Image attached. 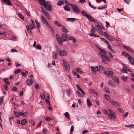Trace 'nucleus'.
I'll use <instances>...</instances> for the list:
<instances>
[{
    "mask_svg": "<svg viewBox=\"0 0 134 134\" xmlns=\"http://www.w3.org/2000/svg\"><path fill=\"white\" fill-rule=\"evenodd\" d=\"M56 36L57 41L61 45L63 44V42L67 41L69 39L67 34L65 32L63 33L61 37L58 34H56Z\"/></svg>",
    "mask_w": 134,
    "mask_h": 134,
    "instance_id": "1",
    "label": "nucleus"
},
{
    "mask_svg": "<svg viewBox=\"0 0 134 134\" xmlns=\"http://www.w3.org/2000/svg\"><path fill=\"white\" fill-rule=\"evenodd\" d=\"M107 70V71H105L104 72V74L109 77L110 76H111V77L114 75L113 71L110 68H109Z\"/></svg>",
    "mask_w": 134,
    "mask_h": 134,
    "instance_id": "2",
    "label": "nucleus"
},
{
    "mask_svg": "<svg viewBox=\"0 0 134 134\" xmlns=\"http://www.w3.org/2000/svg\"><path fill=\"white\" fill-rule=\"evenodd\" d=\"M71 6L73 8V9L74 12L76 14H78L80 11L79 10L78 7L75 4H71Z\"/></svg>",
    "mask_w": 134,
    "mask_h": 134,
    "instance_id": "3",
    "label": "nucleus"
},
{
    "mask_svg": "<svg viewBox=\"0 0 134 134\" xmlns=\"http://www.w3.org/2000/svg\"><path fill=\"white\" fill-rule=\"evenodd\" d=\"M44 8L48 10L51 12L52 11V5H47V4L45 1L43 2V5Z\"/></svg>",
    "mask_w": 134,
    "mask_h": 134,
    "instance_id": "4",
    "label": "nucleus"
},
{
    "mask_svg": "<svg viewBox=\"0 0 134 134\" xmlns=\"http://www.w3.org/2000/svg\"><path fill=\"white\" fill-rule=\"evenodd\" d=\"M58 52L59 53V55L61 56H65L67 55V52L65 51L64 50H58Z\"/></svg>",
    "mask_w": 134,
    "mask_h": 134,
    "instance_id": "5",
    "label": "nucleus"
},
{
    "mask_svg": "<svg viewBox=\"0 0 134 134\" xmlns=\"http://www.w3.org/2000/svg\"><path fill=\"white\" fill-rule=\"evenodd\" d=\"M94 23L95 24L97 23V26L96 25L95 26L96 27H97V30H102V29L103 30L104 29V28L101 24L100 25H99L96 21H94Z\"/></svg>",
    "mask_w": 134,
    "mask_h": 134,
    "instance_id": "6",
    "label": "nucleus"
},
{
    "mask_svg": "<svg viewBox=\"0 0 134 134\" xmlns=\"http://www.w3.org/2000/svg\"><path fill=\"white\" fill-rule=\"evenodd\" d=\"M41 17L43 23L45 25L48 27L49 28V25L44 17L43 16H41Z\"/></svg>",
    "mask_w": 134,
    "mask_h": 134,
    "instance_id": "7",
    "label": "nucleus"
},
{
    "mask_svg": "<svg viewBox=\"0 0 134 134\" xmlns=\"http://www.w3.org/2000/svg\"><path fill=\"white\" fill-rule=\"evenodd\" d=\"M123 47L131 53L134 54V51L130 47L125 46H123Z\"/></svg>",
    "mask_w": 134,
    "mask_h": 134,
    "instance_id": "8",
    "label": "nucleus"
},
{
    "mask_svg": "<svg viewBox=\"0 0 134 134\" xmlns=\"http://www.w3.org/2000/svg\"><path fill=\"white\" fill-rule=\"evenodd\" d=\"M31 21H32V23H30V26L31 30H32L33 29H34L36 28V26L35 25V23L34 21L31 19Z\"/></svg>",
    "mask_w": 134,
    "mask_h": 134,
    "instance_id": "9",
    "label": "nucleus"
},
{
    "mask_svg": "<svg viewBox=\"0 0 134 134\" xmlns=\"http://www.w3.org/2000/svg\"><path fill=\"white\" fill-rule=\"evenodd\" d=\"M109 102L113 105L116 107H118L119 105H120L118 102H115L111 99H109Z\"/></svg>",
    "mask_w": 134,
    "mask_h": 134,
    "instance_id": "10",
    "label": "nucleus"
},
{
    "mask_svg": "<svg viewBox=\"0 0 134 134\" xmlns=\"http://www.w3.org/2000/svg\"><path fill=\"white\" fill-rule=\"evenodd\" d=\"M91 69L93 72H96L97 71H98L99 69L98 66H91Z\"/></svg>",
    "mask_w": 134,
    "mask_h": 134,
    "instance_id": "11",
    "label": "nucleus"
},
{
    "mask_svg": "<svg viewBox=\"0 0 134 134\" xmlns=\"http://www.w3.org/2000/svg\"><path fill=\"white\" fill-rule=\"evenodd\" d=\"M108 116L109 118L111 119H114L115 118V113L114 112H113V113L110 114H108Z\"/></svg>",
    "mask_w": 134,
    "mask_h": 134,
    "instance_id": "12",
    "label": "nucleus"
},
{
    "mask_svg": "<svg viewBox=\"0 0 134 134\" xmlns=\"http://www.w3.org/2000/svg\"><path fill=\"white\" fill-rule=\"evenodd\" d=\"M105 61L109 62L111 61V60L107 56H106L104 59H102V61L104 64H107V62H106Z\"/></svg>",
    "mask_w": 134,
    "mask_h": 134,
    "instance_id": "13",
    "label": "nucleus"
},
{
    "mask_svg": "<svg viewBox=\"0 0 134 134\" xmlns=\"http://www.w3.org/2000/svg\"><path fill=\"white\" fill-rule=\"evenodd\" d=\"M111 77L112 78V80L115 82H116L118 84L119 83V82L118 79L117 77H115L114 75L112 76Z\"/></svg>",
    "mask_w": 134,
    "mask_h": 134,
    "instance_id": "14",
    "label": "nucleus"
},
{
    "mask_svg": "<svg viewBox=\"0 0 134 134\" xmlns=\"http://www.w3.org/2000/svg\"><path fill=\"white\" fill-rule=\"evenodd\" d=\"M88 91L89 92L91 93L95 94L96 96H98V94H97V91L94 89H88Z\"/></svg>",
    "mask_w": 134,
    "mask_h": 134,
    "instance_id": "15",
    "label": "nucleus"
},
{
    "mask_svg": "<svg viewBox=\"0 0 134 134\" xmlns=\"http://www.w3.org/2000/svg\"><path fill=\"white\" fill-rule=\"evenodd\" d=\"M61 30L62 32H64L65 33H67L68 32V31L64 26H62Z\"/></svg>",
    "mask_w": 134,
    "mask_h": 134,
    "instance_id": "16",
    "label": "nucleus"
},
{
    "mask_svg": "<svg viewBox=\"0 0 134 134\" xmlns=\"http://www.w3.org/2000/svg\"><path fill=\"white\" fill-rule=\"evenodd\" d=\"M69 40H71L72 41L73 43H75L76 42V38L72 36H71L69 37Z\"/></svg>",
    "mask_w": 134,
    "mask_h": 134,
    "instance_id": "17",
    "label": "nucleus"
},
{
    "mask_svg": "<svg viewBox=\"0 0 134 134\" xmlns=\"http://www.w3.org/2000/svg\"><path fill=\"white\" fill-rule=\"evenodd\" d=\"M26 82L27 85H32V80L29 79L26 80Z\"/></svg>",
    "mask_w": 134,
    "mask_h": 134,
    "instance_id": "18",
    "label": "nucleus"
},
{
    "mask_svg": "<svg viewBox=\"0 0 134 134\" xmlns=\"http://www.w3.org/2000/svg\"><path fill=\"white\" fill-rule=\"evenodd\" d=\"M130 62L132 65H134V59L132 57H128Z\"/></svg>",
    "mask_w": 134,
    "mask_h": 134,
    "instance_id": "19",
    "label": "nucleus"
},
{
    "mask_svg": "<svg viewBox=\"0 0 134 134\" xmlns=\"http://www.w3.org/2000/svg\"><path fill=\"white\" fill-rule=\"evenodd\" d=\"M3 2L5 4L9 5H12L10 0H4Z\"/></svg>",
    "mask_w": 134,
    "mask_h": 134,
    "instance_id": "20",
    "label": "nucleus"
},
{
    "mask_svg": "<svg viewBox=\"0 0 134 134\" xmlns=\"http://www.w3.org/2000/svg\"><path fill=\"white\" fill-rule=\"evenodd\" d=\"M64 66L66 71H68L70 70V67L69 64H67L65 65Z\"/></svg>",
    "mask_w": 134,
    "mask_h": 134,
    "instance_id": "21",
    "label": "nucleus"
},
{
    "mask_svg": "<svg viewBox=\"0 0 134 134\" xmlns=\"http://www.w3.org/2000/svg\"><path fill=\"white\" fill-rule=\"evenodd\" d=\"M52 57L54 59H57L58 58V55L56 53L53 52H52Z\"/></svg>",
    "mask_w": 134,
    "mask_h": 134,
    "instance_id": "22",
    "label": "nucleus"
},
{
    "mask_svg": "<svg viewBox=\"0 0 134 134\" xmlns=\"http://www.w3.org/2000/svg\"><path fill=\"white\" fill-rule=\"evenodd\" d=\"M87 105L90 107L92 105V103L89 99H87Z\"/></svg>",
    "mask_w": 134,
    "mask_h": 134,
    "instance_id": "23",
    "label": "nucleus"
},
{
    "mask_svg": "<svg viewBox=\"0 0 134 134\" xmlns=\"http://www.w3.org/2000/svg\"><path fill=\"white\" fill-rule=\"evenodd\" d=\"M81 13L84 16H86L87 18H89L88 17L90 15H88L84 11H81Z\"/></svg>",
    "mask_w": 134,
    "mask_h": 134,
    "instance_id": "24",
    "label": "nucleus"
},
{
    "mask_svg": "<svg viewBox=\"0 0 134 134\" xmlns=\"http://www.w3.org/2000/svg\"><path fill=\"white\" fill-rule=\"evenodd\" d=\"M66 93L68 95V96L69 97L71 93V90L69 89H67L66 91Z\"/></svg>",
    "mask_w": 134,
    "mask_h": 134,
    "instance_id": "25",
    "label": "nucleus"
},
{
    "mask_svg": "<svg viewBox=\"0 0 134 134\" xmlns=\"http://www.w3.org/2000/svg\"><path fill=\"white\" fill-rule=\"evenodd\" d=\"M76 19L75 18H67L66 19V20L67 21H70L74 22Z\"/></svg>",
    "mask_w": 134,
    "mask_h": 134,
    "instance_id": "26",
    "label": "nucleus"
},
{
    "mask_svg": "<svg viewBox=\"0 0 134 134\" xmlns=\"http://www.w3.org/2000/svg\"><path fill=\"white\" fill-rule=\"evenodd\" d=\"M88 17L89 18H88V20L90 21L93 22L95 21V20L93 18H92L90 15H89Z\"/></svg>",
    "mask_w": 134,
    "mask_h": 134,
    "instance_id": "27",
    "label": "nucleus"
},
{
    "mask_svg": "<svg viewBox=\"0 0 134 134\" xmlns=\"http://www.w3.org/2000/svg\"><path fill=\"white\" fill-rule=\"evenodd\" d=\"M3 80L4 81L6 84L8 85H9L10 84V82L9 81H8V79L7 78H5L3 79Z\"/></svg>",
    "mask_w": 134,
    "mask_h": 134,
    "instance_id": "28",
    "label": "nucleus"
},
{
    "mask_svg": "<svg viewBox=\"0 0 134 134\" xmlns=\"http://www.w3.org/2000/svg\"><path fill=\"white\" fill-rule=\"evenodd\" d=\"M64 115L65 117L68 118L69 120H70V118L69 115V113L66 112L64 114Z\"/></svg>",
    "mask_w": 134,
    "mask_h": 134,
    "instance_id": "29",
    "label": "nucleus"
},
{
    "mask_svg": "<svg viewBox=\"0 0 134 134\" xmlns=\"http://www.w3.org/2000/svg\"><path fill=\"white\" fill-rule=\"evenodd\" d=\"M107 5L104 4L103 5V7L102 6H100L98 7V9L100 10L104 9L106 8L107 7Z\"/></svg>",
    "mask_w": 134,
    "mask_h": 134,
    "instance_id": "30",
    "label": "nucleus"
},
{
    "mask_svg": "<svg viewBox=\"0 0 134 134\" xmlns=\"http://www.w3.org/2000/svg\"><path fill=\"white\" fill-rule=\"evenodd\" d=\"M54 24L58 26L61 27L62 26L61 24L57 21L55 20L54 21Z\"/></svg>",
    "mask_w": 134,
    "mask_h": 134,
    "instance_id": "31",
    "label": "nucleus"
},
{
    "mask_svg": "<svg viewBox=\"0 0 134 134\" xmlns=\"http://www.w3.org/2000/svg\"><path fill=\"white\" fill-rule=\"evenodd\" d=\"M44 15L45 16H46V18H47V19L50 20L51 18L49 15V13H48V12H47L46 13H44Z\"/></svg>",
    "mask_w": 134,
    "mask_h": 134,
    "instance_id": "32",
    "label": "nucleus"
},
{
    "mask_svg": "<svg viewBox=\"0 0 134 134\" xmlns=\"http://www.w3.org/2000/svg\"><path fill=\"white\" fill-rule=\"evenodd\" d=\"M27 122V120L26 119H23L21 121V124L22 125H25Z\"/></svg>",
    "mask_w": 134,
    "mask_h": 134,
    "instance_id": "33",
    "label": "nucleus"
},
{
    "mask_svg": "<svg viewBox=\"0 0 134 134\" xmlns=\"http://www.w3.org/2000/svg\"><path fill=\"white\" fill-rule=\"evenodd\" d=\"M64 4V2L62 1H59L57 3V4L58 6L61 5H63Z\"/></svg>",
    "mask_w": 134,
    "mask_h": 134,
    "instance_id": "34",
    "label": "nucleus"
},
{
    "mask_svg": "<svg viewBox=\"0 0 134 134\" xmlns=\"http://www.w3.org/2000/svg\"><path fill=\"white\" fill-rule=\"evenodd\" d=\"M76 70L79 73H82V70L81 68H77L76 69Z\"/></svg>",
    "mask_w": 134,
    "mask_h": 134,
    "instance_id": "35",
    "label": "nucleus"
},
{
    "mask_svg": "<svg viewBox=\"0 0 134 134\" xmlns=\"http://www.w3.org/2000/svg\"><path fill=\"white\" fill-rule=\"evenodd\" d=\"M26 28L28 32L31 34V32L30 30V29L29 28V26L28 25H27L26 26Z\"/></svg>",
    "mask_w": 134,
    "mask_h": 134,
    "instance_id": "36",
    "label": "nucleus"
},
{
    "mask_svg": "<svg viewBox=\"0 0 134 134\" xmlns=\"http://www.w3.org/2000/svg\"><path fill=\"white\" fill-rule=\"evenodd\" d=\"M26 28L28 32L31 34V32L30 30V29L29 28V26L28 25H27L26 26Z\"/></svg>",
    "mask_w": 134,
    "mask_h": 134,
    "instance_id": "37",
    "label": "nucleus"
},
{
    "mask_svg": "<svg viewBox=\"0 0 134 134\" xmlns=\"http://www.w3.org/2000/svg\"><path fill=\"white\" fill-rule=\"evenodd\" d=\"M127 77H125L124 76H122L121 77V79L124 82H126L127 81Z\"/></svg>",
    "mask_w": 134,
    "mask_h": 134,
    "instance_id": "38",
    "label": "nucleus"
},
{
    "mask_svg": "<svg viewBox=\"0 0 134 134\" xmlns=\"http://www.w3.org/2000/svg\"><path fill=\"white\" fill-rule=\"evenodd\" d=\"M89 35L91 36H94L95 37H99V36L97 35L96 34L93 33H90Z\"/></svg>",
    "mask_w": 134,
    "mask_h": 134,
    "instance_id": "39",
    "label": "nucleus"
},
{
    "mask_svg": "<svg viewBox=\"0 0 134 134\" xmlns=\"http://www.w3.org/2000/svg\"><path fill=\"white\" fill-rule=\"evenodd\" d=\"M108 84L113 87H114V85L113 84V82L112 80H109L108 82Z\"/></svg>",
    "mask_w": 134,
    "mask_h": 134,
    "instance_id": "40",
    "label": "nucleus"
},
{
    "mask_svg": "<svg viewBox=\"0 0 134 134\" xmlns=\"http://www.w3.org/2000/svg\"><path fill=\"white\" fill-rule=\"evenodd\" d=\"M108 40L110 41H113V39L111 37L109 36H107V37L106 38Z\"/></svg>",
    "mask_w": 134,
    "mask_h": 134,
    "instance_id": "41",
    "label": "nucleus"
},
{
    "mask_svg": "<svg viewBox=\"0 0 134 134\" xmlns=\"http://www.w3.org/2000/svg\"><path fill=\"white\" fill-rule=\"evenodd\" d=\"M40 96L41 99L43 100H44L45 98V94L42 93L40 95Z\"/></svg>",
    "mask_w": 134,
    "mask_h": 134,
    "instance_id": "42",
    "label": "nucleus"
},
{
    "mask_svg": "<svg viewBox=\"0 0 134 134\" xmlns=\"http://www.w3.org/2000/svg\"><path fill=\"white\" fill-rule=\"evenodd\" d=\"M18 15L19 16V17L20 18L22 19L23 20H24V17L22 15V14L19 13H18Z\"/></svg>",
    "mask_w": 134,
    "mask_h": 134,
    "instance_id": "43",
    "label": "nucleus"
},
{
    "mask_svg": "<svg viewBox=\"0 0 134 134\" xmlns=\"http://www.w3.org/2000/svg\"><path fill=\"white\" fill-rule=\"evenodd\" d=\"M39 3L42 5H43V2L45 1L44 0H37Z\"/></svg>",
    "mask_w": 134,
    "mask_h": 134,
    "instance_id": "44",
    "label": "nucleus"
},
{
    "mask_svg": "<svg viewBox=\"0 0 134 134\" xmlns=\"http://www.w3.org/2000/svg\"><path fill=\"white\" fill-rule=\"evenodd\" d=\"M63 8L65 10L67 11H69L70 10V9L66 5H65L64 7Z\"/></svg>",
    "mask_w": 134,
    "mask_h": 134,
    "instance_id": "45",
    "label": "nucleus"
},
{
    "mask_svg": "<svg viewBox=\"0 0 134 134\" xmlns=\"http://www.w3.org/2000/svg\"><path fill=\"white\" fill-rule=\"evenodd\" d=\"M14 114L15 115V116L16 117H19V113L16 112L15 111H14Z\"/></svg>",
    "mask_w": 134,
    "mask_h": 134,
    "instance_id": "46",
    "label": "nucleus"
},
{
    "mask_svg": "<svg viewBox=\"0 0 134 134\" xmlns=\"http://www.w3.org/2000/svg\"><path fill=\"white\" fill-rule=\"evenodd\" d=\"M24 11L27 16H30V14H29L28 11L26 9H24Z\"/></svg>",
    "mask_w": 134,
    "mask_h": 134,
    "instance_id": "47",
    "label": "nucleus"
},
{
    "mask_svg": "<svg viewBox=\"0 0 134 134\" xmlns=\"http://www.w3.org/2000/svg\"><path fill=\"white\" fill-rule=\"evenodd\" d=\"M125 126L128 127H132L134 128V125L131 124L128 125H125Z\"/></svg>",
    "mask_w": 134,
    "mask_h": 134,
    "instance_id": "48",
    "label": "nucleus"
},
{
    "mask_svg": "<svg viewBox=\"0 0 134 134\" xmlns=\"http://www.w3.org/2000/svg\"><path fill=\"white\" fill-rule=\"evenodd\" d=\"M104 97L105 99L107 100H108L109 101V100L110 99V98L108 95L105 94L104 96Z\"/></svg>",
    "mask_w": 134,
    "mask_h": 134,
    "instance_id": "49",
    "label": "nucleus"
},
{
    "mask_svg": "<svg viewBox=\"0 0 134 134\" xmlns=\"http://www.w3.org/2000/svg\"><path fill=\"white\" fill-rule=\"evenodd\" d=\"M41 8L42 9V12L44 13H44H46L48 12L46 9H43V7H41Z\"/></svg>",
    "mask_w": 134,
    "mask_h": 134,
    "instance_id": "50",
    "label": "nucleus"
},
{
    "mask_svg": "<svg viewBox=\"0 0 134 134\" xmlns=\"http://www.w3.org/2000/svg\"><path fill=\"white\" fill-rule=\"evenodd\" d=\"M21 71V69H18L17 70H15L14 72V73L16 74L19 72Z\"/></svg>",
    "mask_w": 134,
    "mask_h": 134,
    "instance_id": "51",
    "label": "nucleus"
},
{
    "mask_svg": "<svg viewBox=\"0 0 134 134\" xmlns=\"http://www.w3.org/2000/svg\"><path fill=\"white\" fill-rule=\"evenodd\" d=\"M128 114H129V113L128 112H126L125 114H123L122 115V117L123 118H126V117L128 115Z\"/></svg>",
    "mask_w": 134,
    "mask_h": 134,
    "instance_id": "52",
    "label": "nucleus"
},
{
    "mask_svg": "<svg viewBox=\"0 0 134 134\" xmlns=\"http://www.w3.org/2000/svg\"><path fill=\"white\" fill-rule=\"evenodd\" d=\"M41 46L39 44H37L36 47V49H38L40 50L41 49Z\"/></svg>",
    "mask_w": 134,
    "mask_h": 134,
    "instance_id": "53",
    "label": "nucleus"
},
{
    "mask_svg": "<svg viewBox=\"0 0 134 134\" xmlns=\"http://www.w3.org/2000/svg\"><path fill=\"white\" fill-rule=\"evenodd\" d=\"M35 22H36V26L38 28H39L40 27V24L38 23V22L36 20H35Z\"/></svg>",
    "mask_w": 134,
    "mask_h": 134,
    "instance_id": "54",
    "label": "nucleus"
},
{
    "mask_svg": "<svg viewBox=\"0 0 134 134\" xmlns=\"http://www.w3.org/2000/svg\"><path fill=\"white\" fill-rule=\"evenodd\" d=\"M74 75L77 77V78H79L80 77V76L76 72H74Z\"/></svg>",
    "mask_w": 134,
    "mask_h": 134,
    "instance_id": "55",
    "label": "nucleus"
},
{
    "mask_svg": "<svg viewBox=\"0 0 134 134\" xmlns=\"http://www.w3.org/2000/svg\"><path fill=\"white\" fill-rule=\"evenodd\" d=\"M45 120L47 121H49L51 120V119L48 116H46V117L45 118Z\"/></svg>",
    "mask_w": 134,
    "mask_h": 134,
    "instance_id": "56",
    "label": "nucleus"
},
{
    "mask_svg": "<svg viewBox=\"0 0 134 134\" xmlns=\"http://www.w3.org/2000/svg\"><path fill=\"white\" fill-rule=\"evenodd\" d=\"M99 71H100V70H104V68L101 65H99Z\"/></svg>",
    "mask_w": 134,
    "mask_h": 134,
    "instance_id": "57",
    "label": "nucleus"
},
{
    "mask_svg": "<svg viewBox=\"0 0 134 134\" xmlns=\"http://www.w3.org/2000/svg\"><path fill=\"white\" fill-rule=\"evenodd\" d=\"M100 51L101 52L103 53L104 54L106 55H107L106 51L105 50L101 49H100Z\"/></svg>",
    "mask_w": 134,
    "mask_h": 134,
    "instance_id": "58",
    "label": "nucleus"
},
{
    "mask_svg": "<svg viewBox=\"0 0 134 134\" xmlns=\"http://www.w3.org/2000/svg\"><path fill=\"white\" fill-rule=\"evenodd\" d=\"M101 39L102 40H103V41L104 42H105L106 43V44H108L109 42H108L105 39H104L103 38H101Z\"/></svg>",
    "mask_w": 134,
    "mask_h": 134,
    "instance_id": "59",
    "label": "nucleus"
},
{
    "mask_svg": "<svg viewBox=\"0 0 134 134\" xmlns=\"http://www.w3.org/2000/svg\"><path fill=\"white\" fill-rule=\"evenodd\" d=\"M105 91L107 92V93H110V92H109V88L107 87H106L105 88Z\"/></svg>",
    "mask_w": 134,
    "mask_h": 134,
    "instance_id": "60",
    "label": "nucleus"
},
{
    "mask_svg": "<svg viewBox=\"0 0 134 134\" xmlns=\"http://www.w3.org/2000/svg\"><path fill=\"white\" fill-rule=\"evenodd\" d=\"M74 130V127L73 125L71 126L70 129V133L71 134L72 132H73Z\"/></svg>",
    "mask_w": 134,
    "mask_h": 134,
    "instance_id": "61",
    "label": "nucleus"
},
{
    "mask_svg": "<svg viewBox=\"0 0 134 134\" xmlns=\"http://www.w3.org/2000/svg\"><path fill=\"white\" fill-rule=\"evenodd\" d=\"M118 110L121 113H124V111L122 109H121L119 107L118 108Z\"/></svg>",
    "mask_w": 134,
    "mask_h": 134,
    "instance_id": "62",
    "label": "nucleus"
},
{
    "mask_svg": "<svg viewBox=\"0 0 134 134\" xmlns=\"http://www.w3.org/2000/svg\"><path fill=\"white\" fill-rule=\"evenodd\" d=\"M86 2L85 0H80L79 2L80 3L82 4L83 3H85Z\"/></svg>",
    "mask_w": 134,
    "mask_h": 134,
    "instance_id": "63",
    "label": "nucleus"
},
{
    "mask_svg": "<svg viewBox=\"0 0 134 134\" xmlns=\"http://www.w3.org/2000/svg\"><path fill=\"white\" fill-rule=\"evenodd\" d=\"M29 113L27 111L25 112H24L23 114V116H26L27 114H28Z\"/></svg>",
    "mask_w": 134,
    "mask_h": 134,
    "instance_id": "64",
    "label": "nucleus"
}]
</instances>
